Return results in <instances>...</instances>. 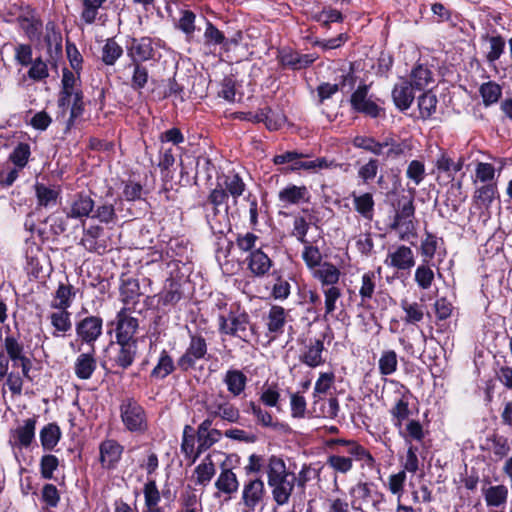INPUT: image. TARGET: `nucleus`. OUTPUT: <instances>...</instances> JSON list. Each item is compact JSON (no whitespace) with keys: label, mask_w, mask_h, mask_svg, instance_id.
Segmentation results:
<instances>
[{"label":"nucleus","mask_w":512,"mask_h":512,"mask_svg":"<svg viewBox=\"0 0 512 512\" xmlns=\"http://www.w3.org/2000/svg\"><path fill=\"white\" fill-rule=\"evenodd\" d=\"M265 469L273 501L278 506L287 505L296 486L295 473L289 471L285 461L276 455L267 459Z\"/></svg>","instance_id":"nucleus-1"},{"label":"nucleus","mask_w":512,"mask_h":512,"mask_svg":"<svg viewBox=\"0 0 512 512\" xmlns=\"http://www.w3.org/2000/svg\"><path fill=\"white\" fill-rule=\"evenodd\" d=\"M219 332L248 341L251 334L250 317L245 311L230 309L227 315L218 316Z\"/></svg>","instance_id":"nucleus-2"},{"label":"nucleus","mask_w":512,"mask_h":512,"mask_svg":"<svg viewBox=\"0 0 512 512\" xmlns=\"http://www.w3.org/2000/svg\"><path fill=\"white\" fill-rule=\"evenodd\" d=\"M121 421L131 433L143 434L148 429V419L144 408L134 399L125 398L120 404Z\"/></svg>","instance_id":"nucleus-3"},{"label":"nucleus","mask_w":512,"mask_h":512,"mask_svg":"<svg viewBox=\"0 0 512 512\" xmlns=\"http://www.w3.org/2000/svg\"><path fill=\"white\" fill-rule=\"evenodd\" d=\"M352 507L362 510V506H370L375 511H380L385 502V496L378 491L377 486L372 482H358L350 491Z\"/></svg>","instance_id":"nucleus-4"},{"label":"nucleus","mask_w":512,"mask_h":512,"mask_svg":"<svg viewBox=\"0 0 512 512\" xmlns=\"http://www.w3.org/2000/svg\"><path fill=\"white\" fill-rule=\"evenodd\" d=\"M414 214L413 198L403 197L398 203V209L391 224V229L398 231L401 240H408L410 236L415 235Z\"/></svg>","instance_id":"nucleus-5"},{"label":"nucleus","mask_w":512,"mask_h":512,"mask_svg":"<svg viewBox=\"0 0 512 512\" xmlns=\"http://www.w3.org/2000/svg\"><path fill=\"white\" fill-rule=\"evenodd\" d=\"M204 408L207 415L229 423H238L241 418L239 409L222 393L207 397L204 401Z\"/></svg>","instance_id":"nucleus-6"},{"label":"nucleus","mask_w":512,"mask_h":512,"mask_svg":"<svg viewBox=\"0 0 512 512\" xmlns=\"http://www.w3.org/2000/svg\"><path fill=\"white\" fill-rule=\"evenodd\" d=\"M207 353L206 339L200 334H192L185 352L177 361V365L182 371H188L195 367L197 361L205 359Z\"/></svg>","instance_id":"nucleus-7"},{"label":"nucleus","mask_w":512,"mask_h":512,"mask_svg":"<svg viewBox=\"0 0 512 512\" xmlns=\"http://www.w3.org/2000/svg\"><path fill=\"white\" fill-rule=\"evenodd\" d=\"M266 498V489L262 479H249L243 484L241 503L247 512H255L263 506Z\"/></svg>","instance_id":"nucleus-8"},{"label":"nucleus","mask_w":512,"mask_h":512,"mask_svg":"<svg viewBox=\"0 0 512 512\" xmlns=\"http://www.w3.org/2000/svg\"><path fill=\"white\" fill-rule=\"evenodd\" d=\"M368 90V85H359L350 97V104L355 112L362 113L371 118H377L383 109L368 98Z\"/></svg>","instance_id":"nucleus-9"},{"label":"nucleus","mask_w":512,"mask_h":512,"mask_svg":"<svg viewBox=\"0 0 512 512\" xmlns=\"http://www.w3.org/2000/svg\"><path fill=\"white\" fill-rule=\"evenodd\" d=\"M103 320L98 316H87L76 324L78 338L94 349L95 341L101 336Z\"/></svg>","instance_id":"nucleus-10"},{"label":"nucleus","mask_w":512,"mask_h":512,"mask_svg":"<svg viewBox=\"0 0 512 512\" xmlns=\"http://www.w3.org/2000/svg\"><path fill=\"white\" fill-rule=\"evenodd\" d=\"M36 417L28 418L10 431L9 444L13 448H28L35 438Z\"/></svg>","instance_id":"nucleus-11"},{"label":"nucleus","mask_w":512,"mask_h":512,"mask_svg":"<svg viewBox=\"0 0 512 512\" xmlns=\"http://www.w3.org/2000/svg\"><path fill=\"white\" fill-rule=\"evenodd\" d=\"M124 447L115 439H105L99 445V462L105 470H113L121 460Z\"/></svg>","instance_id":"nucleus-12"},{"label":"nucleus","mask_w":512,"mask_h":512,"mask_svg":"<svg viewBox=\"0 0 512 512\" xmlns=\"http://www.w3.org/2000/svg\"><path fill=\"white\" fill-rule=\"evenodd\" d=\"M4 347L9 359L13 362V366H20L23 376L29 380L31 377V360L24 355V347L14 336H7L4 340Z\"/></svg>","instance_id":"nucleus-13"},{"label":"nucleus","mask_w":512,"mask_h":512,"mask_svg":"<svg viewBox=\"0 0 512 512\" xmlns=\"http://www.w3.org/2000/svg\"><path fill=\"white\" fill-rule=\"evenodd\" d=\"M132 310L121 309L116 316V340L117 341H137L134 336L138 329V319L130 315Z\"/></svg>","instance_id":"nucleus-14"},{"label":"nucleus","mask_w":512,"mask_h":512,"mask_svg":"<svg viewBox=\"0 0 512 512\" xmlns=\"http://www.w3.org/2000/svg\"><path fill=\"white\" fill-rule=\"evenodd\" d=\"M384 263L388 267L407 271L415 265L414 253L410 247L399 245L389 250Z\"/></svg>","instance_id":"nucleus-15"},{"label":"nucleus","mask_w":512,"mask_h":512,"mask_svg":"<svg viewBox=\"0 0 512 512\" xmlns=\"http://www.w3.org/2000/svg\"><path fill=\"white\" fill-rule=\"evenodd\" d=\"M330 445L343 446L344 450H338L337 452L351 455L356 461H361L363 466H367L370 469L375 466V459L371 453L354 440L334 439L330 441Z\"/></svg>","instance_id":"nucleus-16"},{"label":"nucleus","mask_w":512,"mask_h":512,"mask_svg":"<svg viewBox=\"0 0 512 512\" xmlns=\"http://www.w3.org/2000/svg\"><path fill=\"white\" fill-rule=\"evenodd\" d=\"M278 200L283 207L307 203L310 200V192L304 185L289 184L278 192Z\"/></svg>","instance_id":"nucleus-17"},{"label":"nucleus","mask_w":512,"mask_h":512,"mask_svg":"<svg viewBox=\"0 0 512 512\" xmlns=\"http://www.w3.org/2000/svg\"><path fill=\"white\" fill-rule=\"evenodd\" d=\"M120 296L124 303L122 309L135 311L139 298L142 296L139 281L135 278H127L122 280L120 286Z\"/></svg>","instance_id":"nucleus-18"},{"label":"nucleus","mask_w":512,"mask_h":512,"mask_svg":"<svg viewBox=\"0 0 512 512\" xmlns=\"http://www.w3.org/2000/svg\"><path fill=\"white\" fill-rule=\"evenodd\" d=\"M95 203L86 194L78 193L74 196L67 212V218L83 219L91 217Z\"/></svg>","instance_id":"nucleus-19"},{"label":"nucleus","mask_w":512,"mask_h":512,"mask_svg":"<svg viewBox=\"0 0 512 512\" xmlns=\"http://www.w3.org/2000/svg\"><path fill=\"white\" fill-rule=\"evenodd\" d=\"M317 56L314 54H300L292 50H282L279 55V61L282 66L292 70H300L311 65Z\"/></svg>","instance_id":"nucleus-20"},{"label":"nucleus","mask_w":512,"mask_h":512,"mask_svg":"<svg viewBox=\"0 0 512 512\" xmlns=\"http://www.w3.org/2000/svg\"><path fill=\"white\" fill-rule=\"evenodd\" d=\"M324 350V342L321 339L310 340L302 350L299 359L302 363L306 364L311 368L322 365L325 360L322 357Z\"/></svg>","instance_id":"nucleus-21"},{"label":"nucleus","mask_w":512,"mask_h":512,"mask_svg":"<svg viewBox=\"0 0 512 512\" xmlns=\"http://www.w3.org/2000/svg\"><path fill=\"white\" fill-rule=\"evenodd\" d=\"M227 200H228L227 194L225 193V191H223L222 187H219V185L216 188H214L213 190H211V192L208 195L207 203H209V204H211L213 206V217L208 215L207 219H208V222H209V224L211 226V229L215 233H220V234L224 233V228H225L226 225L223 226L219 222V225L217 226L214 223V220H215V218L217 217V215L219 213V207L221 205H223L224 203H226Z\"/></svg>","instance_id":"nucleus-22"},{"label":"nucleus","mask_w":512,"mask_h":512,"mask_svg":"<svg viewBox=\"0 0 512 512\" xmlns=\"http://www.w3.org/2000/svg\"><path fill=\"white\" fill-rule=\"evenodd\" d=\"M154 49L152 47V39L149 37H142L139 39H132L129 48V55L132 63H139L140 61H147L153 57Z\"/></svg>","instance_id":"nucleus-23"},{"label":"nucleus","mask_w":512,"mask_h":512,"mask_svg":"<svg viewBox=\"0 0 512 512\" xmlns=\"http://www.w3.org/2000/svg\"><path fill=\"white\" fill-rule=\"evenodd\" d=\"M247 265L255 277H262L270 270L272 260L259 248L251 251L247 258Z\"/></svg>","instance_id":"nucleus-24"},{"label":"nucleus","mask_w":512,"mask_h":512,"mask_svg":"<svg viewBox=\"0 0 512 512\" xmlns=\"http://www.w3.org/2000/svg\"><path fill=\"white\" fill-rule=\"evenodd\" d=\"M413 88V85L406 80H401L395 84L392 98L397 108L404 111L411 106L414 100Z\"/></svg>","instance_id":"nucleus-25"},{"label":"nucleus","mask_w":512,"mask_h":512,"mask_svg":"<svg viewBox=\"0 0 512 512\" xmlns=\"http://www.w3.org/2000/svg\"><path fill=\"white\" fill-rule=\"evenodd\" d=\"M482 494L488 508H499L506 505L509 490L505 485L499 484L483 488Z\"/></svg>","instance_id":"nucleus-26"},{"label":"nucleus","mask_w":512,"mask_h":512,"mask_svg":"<svg viewBox=\"0 0 512 512\" xmlns=\"http://www.w3.org/2000/svg\"><path fill=\"white\" fill-rule=\"evenodd\" d=\"M97 367V362L94 357V349L88 353L80 354L74 363V372L77 378L81 380H88L92 377Z\"/></svg>","instance_id":"nucleus-27"},{"label":"nucleus","mask_w":512,"mask_h":512,"mask_svg":"<svg viewBox=\"0 0 512 512\" xmlns=\"http://www.w3.org/2000/svg\"><path fill=\"white\" fill-rule=\"evenodd\" d=\"M117 344L118 349L113 361L118 367L127 369L134 362L137 353V341H117Z\"/></svg>","instance_id":"nucleus-28"},{"label":"nucleus","mask_w":512,"mask_h":512,"mask_svg":"<svg viewBox=\"0 0 512 512\" xmlns=\"http://www.w3.org/2000/svg\"><path fill=\"white\" fill-rule=\"evenodd\" d=\"M181 284L173 278L165 281L164 287L159 294L158 303L163 306H173L182 298Z\"/></svg>","instance_id":"nucleus-29"},{"label":"nucleus","mask_w":512,"mask_h":512,"mask_svg":"<svg viewBox=\"0 0 512 512\" xmlns=\"http://www.w3.org/2000/svg\"><path fill=\"white\" fill-rule=\"evenodd\" d=\"M144 508L143 512L165 510L159 506L161 494L154 479H148L143 487Z\"/></svg>","instance_id":"nucleus-30"},{"label":"nucleus","mask_w":512,"mask_h":512,"mask_svg":"<svg viewBox=\"0 0 512 512\" xmlns=\"http://www.w3.org/2000/svg\"><path fill=\"white\" fill-rule=\"evenodd\" d=\"M76 295V289L71 284L59 283L51 307L58 310L68 309Z\"/></svg>","instance_id":"nucleus-31"},{"label":"nucleus","mask_w":512,"mask_h":512,"mask_svg":"<svg viewBox=\"0 0 512 512\" xmlns=\"http://www.w3.org/2000/svg\"><path fill=\"white\" fill-rule=\"evenodd\" d=\"M313 272L314 278L319 280L322 286H335L340 278V270L332 263L324 262L317 266Z\"/></svg>","instance_id":"nucleus-32"},{"label":"nucleus","mask_w":512,"mask_h":512,"mask_svg":"<svg viewBox=\"0 0 512 512\" xmlns=\"http://www.w3.org/2000/svg\"><path fill=\"white\" fill-rule=\"evenodd\" d=\"M287 321L286 310L278 305H273L267 315V329L275 335L282 334Z\"/></svg>","instance_id":"nucleus-33"},{"label":"nucleus","mask_w":512,"mask_h":512,"mask_svg":"<svg viewBox=\"0 0 512 512\" xmlns=\"http://www.w3.org/2000/svg\"><path fill=\"white\" fill-rule=\"evenodd\" d=\"M465 162L466 157L464 155H461L455 162L447 153L441 152L435 165L439 171L446 173L448 177L453 179L454 175L464 167Z\"/></svg>","instance_id":"nucleus-34"},{"label":"nucleus","mask_w":512,"mask_h":512,"mask_svg":"<svg viewBox=\"0 0 512 512\" xmlns=\"http://www.w3.org/2000/svg\"><path fill=\"white\" fill-rule=\"evenodd\" d=\"M222 187L223 191L227 194V197L233 198L234 204L237 203V199L243 195L246 190V185L242 178L238 174H228L223 178V183L218 184Z\"/></svg>","instance_id":"nucleus-35"},{"label":"nucleus","mask_w":512,"mask_h":512,"mask_svg":"<svg viewBox=\"0 0 512 512\" xmlns=\"http://www.w3.org/2000/svg\"><path fill=\"white\" fill-rule=\"evenodd\" d=\"M389 413L391 415L394 427L398 430V432H401L403 422L407 420L411 414L409 409V402L405 394L395 402V404L389 410Z\"/></svg>","instance_id":"nucleus-36"},{"label":"nucleus","mask_w":512,"mask_h":512,"mask_svg":"<svg viewBox=\"0 0 512 512\" xmlns=\"http://www.w3.org/2000/svg\"><path fill=\"white\" fill-rule=\"evenodd\" d=\"M223 382L226 384L227 390L237 397L245 390L247 377L240 370L230 369L226 372Z\"/></svg>","instance_id":"nucleus-37"},{"label":"nucleus","mask_w":512,"mask_h":512,"mask_svg":"<svg viewBox=\"0 0 512 512\" xmlns=\"http://www.w3.org/2000/svg\"><path fill=\"white\" fill-rule=\"evenodd\" d=\"M215 487L219 492L229 496L237 492L239 488V482L236 474L232 471V469L225 468L221 471L217 480L215 481Z\"/></svg>","instance_id":"nucleus-38"},{"label":"nucleus","mask_w":512,"mask_h":512,"mask_svg":"<svg viewBox=\"0 0 512 512\" xmlns=\"http://www.w3.org/2000/svg\"><path fill=\"white\" fill-rule=\"evenodd\" d=\"M355 210L366 220L371 221L374 216V199L371 193L357 195L352 193Z\"/></svg>","instance_id":"nucleus-39"},{"label":"nucleus","mask_w":512,"mask_h":512,"mask_svg":"<svg viewBox=\"0 0 512 512\" xmlns=\"http://www.w3.org/2000/svg\"><path fill=\"white\" fill-rule=\"evenodd\" d=\"M50 321L54 328L52 333L54 337L65 336L72 329L71 314L67 309L53 312L50 315Z\"/></svg>","instance_id":"nucleus-40"},{"label":"nucleus","mask_w":512,"mask_h":512,"mask_svg":"<svg viewBox=\"0 0 512 512\" xmlns=\"http://www.w3.org/2000/svg\"><path fill=\"white\" fill-rule=\"evenodd\" d=\"M103 229L100 226H90L84 230L83 237L81 238L80 245L87 251L94 253H101L104 246L98 243V238L102 235Z\"/></svg>","instance_id":"nucleus-41"},{"label":"nucleus","mask_w":512,"mask_h":512,"mask_svg":"<svg viewBox=\"0 0 512 512\" xmlns=\"http://www.w3.org/2000/svg\"><path fill=\"white\" fill-rule=\"evenodd\" d=\"M35 194L39 207L50 208L57 204L59 191L44 184L36 183Z\"/></svg>","instance_id":"nucleus-42"},{"label":"nucleus","mask_w":512,"mask_h":512,"mask_svg":"<svg viewBox=\"0 0 512 512\" xmlns=\"http://www.w3.org/2000/svg\"><path fill=\"white\" fill-rule=\"evenodd\" d=\"M216 472L215 465L210 456H206L202 463H200L194 470L196 476L195 484L206 486L214 477Z\"/></svg>","instance_id":"nucleus-43"},{"label":"nucleus","mask_w":512,"mask_h":512,"mask_svg":"<svg viewBox=\"0 0 512 512\" xmlns=\"http://www.w3.org/2000/svg\"><path fill=\"white\" fill-rule=\"evenodd\" d=\"M175 370L173 358L164 349L159 355L158 362L154 369L151 371V377L157 379H164Z\"/></svg>","instance_id":"nucleus-44"},{"label":"nucleus","mask_w":512,"mask_h":512,"mask_svg":"<svg viewBox=\"0 0 512 512\" xmlns=\"http://www.w3.org/2000/svg\"><path fill=\"white\" fill-rule=\"evenodd\" d=\"M61 437V431L57 424L50 423L40 431V441L44 450H52Z\"/></svg>","instance_id":"nucleus-45"},{"label":"nucleus","mask_w":512,"mask_h":512,"mask_svg":"<svg viewBox=\"0 0 512 512\" xmlns=\"http://www.w3.org/2000/svg\"><path fill=\"white\" fill-rule=\"evenodd\" d=\"M479 93L483 104L488 107L498 102L502 95V87L494 81H488L480 86Z\"/></svg>","instance_id":"nucleus-46"},{"label":"nucleus","mask_w":512,"mask_h":512,"mask_svg":"<svg viewBox=\"0 0 512 512\" xmlns=\"http://www.w3.org/2000/svg\"><path fill=\"white\" fill-rule=\"evenodd\" d=\"M91 218L106 225L115 224L118 219L115 207L110 203H103L96 206V208L94 207Z\"/></svg>","instance_id":"nucleus-47"},{"label":"nucleus","mask_w":512,"mask_h":512,"mask_svg":"<svg viewBox=\"0 0 512 512\" xmlns=\"http://www.w3.org/2000/svg\"><path fill=\"white\" fill-rule=\"evenodd\" d=\"M398 434L405 440L406 444H410L412 440L421 442L425 437L423 426L418 420H410L405 428L402 426V431Z\"/></svg>","instance_id":"nucleus-48"},{"label":"nucleus","mask_w":512,"mask_h":512,"mask_svg":"<svg viewBox=\"0 0 512 512\" xmlns=\"http://www.w3.org/2000/svg\"><path fill=\"white\" fill-rule=\"evenodd\" d=\"M222 436V433L218 429H212L209 432L198 435V447L196 449V453L193 456V462L206 450H208L211 446L217 443Z\"/></svg>","instance_id":"nucleus-49"},{"label":"nucleus","mask_w":512,"mask_h":512,"mask_svg":"<svg viewBox=\"0 0 512 512\" xmlns=\"http://www.w3.org/2000/svg\"><path fill=\"white\" fill-rule=\"evenodd\" d=\"M401 308L405 312V317L403 321L406 324H416L422 321L424 317L423 306L417 302H408L407 300L401 301Z\"/></svg>","instance_id":"nucleus-50"},{"label":"nucleus","mask_w":512,"mask_h":512,"mask_svg":"<svg viewBox=\"0 0 512 512\" xmlns=\"http://www.w3.org/2000/svg\"><path fill=\"white\" fill-rule=\"evenodd\" d=\"M122 54V47L114 39L109 38L102 48L101 59L106 65H114Z\"/></svg>","instance_id":"nucleus-51"},{"label":"nucleus","mask_w":512,"mask_h":512,"mask_svg":"<svg viewBox=\"0 0 512 512\" xmlns=\"http://www.w3.org/2000/svg\"><path fill=\"white\" fill-rule=\"evenodd\" d=\"M428 263L429 262L424 259L423 263L417 267L414 276L417 285L423 290L429 289L434 280V272Z\"/></svg>","instance_id":"nucleus-52"},{"label":"nucleus","mask_w":512,"mask_h":512,"mask_svg":"<svg viewBox=\"0 0 512 512\" xmlns=\"http://www.w3.org/2000/svg\"><path fill=\"white\" fill-rule=\"evenodd\" d=\"M353 459L354 457L351 455L344 456L340 454H332L328 456L326 464L334 471L346 474L353 468Z\"/></svg>","instance_id":"nucleus-53"},{"label":"nucleus","mask_w":512,"mask_h":512,"mask_svg":"<svg viewBox=\"0 0 512 512\" xmlns=\"http://www.w3.org/2000/svg\"><path fill=\"white\" fill-rule=\"evenodd\" d=\"M437 97L431 91L423 93L418 98V107L420 115L423 119H428L436 111Z\"/></svg>","instance_id":"nucleus-54"},{"label":"nucleus","mask_w":512,"mask_h":512,"mask_svg":"<svg viewBox=\"0 0 512 512\" xmlns=\"http://www.w3.org/2000/svg\"><path fill=\"white\" fill-rule=\"evenodd\" d=\"M398 360L394 350H385L378 361V368L381 375H391L397 370Z\"/></svg>","instance_id":"nucleus-55"},{"label":"nucleus","mask_w":512,"mask_h":512,"mask_svg":"<svg viewBox=\"0 0 512 512\" xmlns=\"http://www.w3.org/2000/svg\"><path fill=\"white\" fill-rule=\"evenodd\" d=\"M31 155L30 145L28 143L20 142L13 149L9 156V160L19 169H22L28 163Z\"/></svg>","instance_id":"nucleus-56"},{"label":"nucleus","mask_w":512,"mask_h":512,"mask_svg":"<svg viewBox=\"0 0 512 512\" xmlns=\"http://www.w3.org/2000/svg\"><path fill=\"white\" fill-rule=\"evenodd\" d=\"M107 0H82L83 10L81 12V19L86 24L95 22L98 11Z\"/></svg>","instance_id":"nucleus-57"},{"label":"nucleus","mask_w":512,"mask_h":512,"mask_svg":"<svg viewBox=\"0 0 512 512\" xmlns=\"http://www.w3.org/2000/svg\"><path fill=\"white\" fill-rule=\"evenodd\" d=\"M432 80L431 71L422 66L418 65L411 72V84L415 89L422 90L424 89L429 82Z\"/></svg>","instance_id":"nucleus-58"},{"label":"nucleus","mask_w":512,"mask_h":512,"mask_svg":"<svg viewBox=\"0 0 512 512\" xmlns=\"http://www.w3.org/2000/svg\"><path fill=\"white\" fill-rule=\"evenodd\" d=\"M28 77L35 81L41 82L49 77V70L47 63L41 58L37 57L30 64V68L27 72Z\"/></svg>","instance_id":"nucleus-59"},{"label":"nucleus","mask_w":512,"mask_h":512,"mask_svg":"<svg viewBox=\"0 0 512 512\" xmlns=\"http://www.w3.org/2000/svg\"><path fill=\"white\" fill-rule=\"evenodd\" d=\"M497 193L496 183L490 182L476 189L474 199L482 205L489 207Z\"/></svg>","instance_id":"nucleus-60"},{"label":"nucleus","mask_w":512,"mask_h":512,"mask_svg":"<svg viewBox=\"0 0 512 512\" xmlns=\"http://www.w3.org/2000/svg\"><path fill=\"white\" fill-rule=\"evenodd\" d=\"M304 245V249L302 252V258L306 265L310 269H315L319 266L322 261V254L318 247L313 246L309 241L302 243Z\"/></svg>","instance_id":"nucleus-61"},{"label":"nucleus","mask_w":512,"mask_h":512,"mask_svg":"<svg viewBox=\"0 0 512 512\" xmlns=\"http://www.w3.org/2000/svg\"><path fill=\"white\" fill-rule=\"evenodd\" d=\"M375 279L376 276L372 271L366 272L362 275L361 286L359 289V295L362 302L372 299L376 286Z\"/></svg>","instance_id":"nucleus-62"},{"label":"nucleus","mask_w":512,"mask_h":512,"mask_svg":"<svg viewBox=\"0 0 512 512\" xmlns=\"http://www.w3.org/2000/svg\"><path fill=\"white\" fill-rule=\"evenodd\" d=\"M323 294L325 298V316L332 315L336 310V303L342 296V292L337 286H331L323 288Z\"/></svg>","instance_id":"nucleus-63"},{"label":"nucleus","mask_w":512,"mask_h":512,"mask_svg":"<svg viewBox=\"0 0 512 512\" xmlns=\"http://www.w3.org/2000/svg\"><path fill=\"white\" fill-rule=\"evenodd\" d=\"M181 451L186 457L191 458L193 462V456L195 455V436L194 429L190 425H186L183 430V437L181 443Z\"/></svg>","instance_id":"nucleus-64"}]
</instances>
